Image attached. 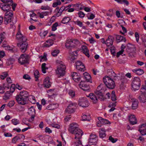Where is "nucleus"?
<instances>
[{"mask_svg":"<svg viewBox=\"0 0 146 146\" xmlns=\"http://www.w3.org/2000/svg\"><path fill=\"white\" fill-rule=\"evenodd\" d=\"M54 40L50 39L46 41V43L45 44L44 46L46 47H48L52 45L53 44Z\"/></svg>","mask_w":146,"mask_h":146,"instance_id":"31","label":"nucleus"},{"mask_svg":"<svg viewBox=\"0 0 146 146\" xmlns=\"http://www.w3.org/2000/svg\"><path fill=\"white\" fill-rule=\"evenodd\" d=\"M21 140H20V137L18 136H16L12 139V142L13 143H15L17 142H20Z\"/></svg>","mask_w":146,"mask_h":146,"instance_id":"30","label":"nucleus"},{"mask_svg":"<svg viewBox=\"0 0 146 146\" xmlns=\"http://www.w3.org/2000/svg\"><path fill=\"white\" fill-rule=\"evenodd\" d=\"M106 131L104 128H102L100 129L99 133V136L100 138H103L106 137Z\"/></svg>","mask_w":146,"mask_h":146,"instance_id":"24","label":"nucleus"},{"mask_svg":"<svg viewBox=\"0 0 146 146\" xmlns=\"http://www.w3.org/2000/svg\"><path fill=\"white\" fill-rule=\"evenodd\" d=\"M17 39L19 40V43H24L26 42L27 39V37H17Z\"/></svg>","mask_w":146,"mask_h":146,"instance_id":"29","label":"nucleus"},{"mask_svg":"<svg viewBox=\"0 0 146 146\" xmlns=\"http://www.w3.org/2000/svg\"><path fill=\"white\" fill-rule=\"evenodd\" d=\"M116 15L118 18H122L123 16L121 15V13L119 11H116Z\"/></svg>","mask_w":146,"mask_h":146,"instance_id":"59","label":"nucleus"},{"mask_svg":"<svg viewBox=\"0 0 146 146\" xmlns=\"http://www.w3.org/2000/svg\"><path fill=\"white\" fill-rule=\"evenodd\" d=\"M8 75L7 73V72H4L2 73V74L0 76V77L2 80H3Z\"/></svg>","mask_w":146,"mask_h":146,"instance_id":"48","label":"nucleus"},{"mask_svg":"<svg viewBox=\"0 0 146 146\" xmlns=\"http://www.w3.org/2000/svg\"><path fill=\"white\" fill-rule=\"evenodd\" d=\"M71 76L72 78L76 82H78L80 80V76L79 75H78L76 72H74L72 73Z\"/></svg>","mask_w":146,"mask_h":146,"instance_id":"16","label":"nucleus"},{"mask_svg":"<svg viewBox=\"0 0 146 146\" xmlns=\"http://www.w3.org/2000/svg\"><path fill=\"white\" fill-rule=\"evenodd\" d=\"M112 37H108L107 39L106 40V44L108 46H110L112 45L113 40Z\"/></svg>","mask_w":146,"mask_h":146,"instance_id":"26","label":"nucleus"},{"mask_svg":"<svg viewBox=\"0 0 146 146\" xmlns=\"http://www.w3.org/2000/svg\"><path fill=\"white\" fill-rule=\"evenodd\" d=\"M15 89V85L14 84L11 85L10 87V90L9 91V92L10 93H13L14 92Z\"/></svg>","mask_w":146,"mask_h":146,"instance_id":"53","label":"nucleus"},{"mask_svg":"<svg viewBox=\"0 0 146 146\" xmlns=\"http://www.w3.org/2000/svg\"><path fill=\"white\" fill-rule=\"evenodd\" d=\"M29 56L26 54H22L18 59V62L21 64H23L28 62Z\"/></svg>","mask_w":146,"mask_h":146,"instance_id":"8","label":"nucleus"},{"mask_svg":"<svg viewBox=\"0 0 146 146\" xmlns=\"http://www.w3.org/2000/svg\"><path fill=\"white\" fill-rule=\"evenodd\" d=\"M80 87L84 91H87L89 90L90 88L88 85L84 81H81L79 85Z\"/></svg>","mask_w":146,"mask_h":146,"instance_id":"12","label":"nucleus"},{"mask_svg":"<svg viewBox=\"0 0 146 146\" xmlns=\"http://www.w3.org/2000/svg\"><path fill=\"white\" fill-rule=\"evenodd\" d=\"M141 134L142 135H146V129L139 131Z\"/></svg>","mask_w":146,"mask_h":146,"instance_id":"63","label":"nucleus"},{"mask_svg":"<svg viewBox=\"0 0 146 146\" xmlns=\"http://www.w3.org/2000/svg\"><path fill=\"white\" fill-rule=\"evenodd\" d=\"M99 120L101 123L103 124H108L110 123V122L107 119L102 118L101 117H98Z\"/></svg>","mask_w":146,"mask_h":146,"instance_id":"27","label":"nucleus"},{"mask_svg":"<svg viewBox=\"0 0 146 146\" xmlns=\"http://www.w3.org/2000/svg\"><path fill=\"white\" fill-rule=\"evenodd\" d=\"M46 64L45 63H43L42 65V71L44 73H46V70L48 69V68L46 66Z\"/></svg>","mask_w":146,"mask_h":146,"instance_id":"40","label":"nucleus"},{"mask_svg":"<svg viewBox=\"0 0 146 146\" xmlns=\"http://www.w3.org/2000/svg\"><path fill=\"white\" fill-rule=\"evenodd\" d=\"M112 82H111L110 81L109 82H108V84H105L106 86L108 88L111 89H113L115 86V83L112 79Z\"/></svg>","mask_w":146,"mask_h":146,"instance_id":"25","label":"nucleus"},{"mask_svg":"<svg viewBox=\"0 0 146 146\" xmlns=\"http://www.w3.org/2000/svg\"><path fill=\"white\" fill-rule=\"evenodd\" d=\"M132 84L140 85V80L139 78L138 77H135L134 78Z\"/></svg>","mask_w":146,"mask_h":146,"instance_id":"32","label":"nucleus"},{"mask_svg":"<svg viewBox=\"0 0 146 146\" xmlns=\"http://www.w3.org/2000/svg\"><path fill=\"white\" fill-rule=\"evenodd\" d=\"M59 106L57 103H53L50 104L46 107V109L48 110H54L57 108Z\"/></svg>","mask_w":146,"mask_h":146,"instance_id":"19","label":"nucleus"},{"mask_svg":"<svg viewBox=\"0 0 146 146\" xmlns=\"http://www.w3.org/2000/svg\"><path fill=\"white\" fill-rule=\"evenodd\" d=\"M83 74L84 75V78L86 80V81L92 83L91 77L90 75L86 72L84 73Z\"/></svg>","mask_w":146,"mask_h":146,"instance_id":"22","label":"nucleus"},{"mask_svg":"<svg viewBox=\"0 0 146 146\" xmlns=\"http://www.w3.org/2000/svg\"><path fill=\"white\" fill-rule=\"evenodd\" d=\"M104 85L101 84L98 86L97 90L95 92V93L96 95L97 96L98 98L96 95L93 93H90L89 96L91 100V101L93 103L95 104L98 101V98L100 99L101 101H104L106 99L102 93L103 92L106 91V89L105 87H104Z\"/></svg>","mask_w":146,"mask_h":146,"instance_id":"2","label":"nucleus"},{"mask_svg":"<svg viewBox=\"0 0 146 146\" xmlns=\"http://www.w3.org/2000/svg\"><path fill=\"white\" fill-rule=\"evenodd\" d=\"M116 40L118 42H125L126 39L125 37H116Z\"/></svg>","mask_w":146,"mask_h":146,"instance_id":"38","label":"nucleus"},{"mask_svg":"<svg viewBox=\"0 0 146 146\" xmlns=\"http://www.w3.org/2000/svg\"><path fill=\"white\" fill-rule=\"evenodd\" d=\"M146 124L145 123L142 124L139 126L138 131H139L143 130L146 129L145 127Z\"/></svg>","mask_w":146,"mask_h":146,"instance_id":"45","label":"nucleus"},{"mask_svg":"<svg viewBox=\"0 0 146 146\" xmlns=\"http://www.w3.org/2000/svg\"><path fill=\"white\" fill-rule=\"evenodd\" d=\"M80 138L78 139L76 138L75 139L76 141H74V144L75 146H82V145L81 141L80 140Z\"/></svg>","mask_w":146,"mask_h":146,"instance_id":"33","label":"nucleus"},{"mask_svg":"<svg viewBox=\"0 0 146 146\" xmlns=\"http://www.w3.org/2000/svg\"><path fill=\"white\" fill-rule=\"evenodd\" d=\"M71 19L69 17H65L62 19V23L63 24H66L68 23Z\"/></svg>","mask_w":146,"mask_h":146,"instance_id":"34","label":"nucleus"},{"mask_svg":"<svg viewBox=\"0 0 146 146\" xmlns=\"http://www.w3.org/2000/svg\"><path fill=\"white\" fill-rule=\"evenodd\" d=\"M77 105L76 103L70 102L65 110L66 112L69 113H73L75 111Z\"/></svg>","mask_w":146,"mask_h":146,"instance_id":"6","label":"nucleus"},{"mask_svg":"<svg viewBox=\"0 0 146 146\" xmlns=\"http://www.w3.org/2000/svg\"><path fill=\"white\" fill-rule=\"evenodd\" d=\"M58 26V23L56 22L51 27L52 28V31H54L57 29L56 27Z\"/></svg>","mask_w":146,"mask_h":146,"instance_id":"46","label":"nucleus"},{"mask_svg":"<svg viewBox=\"0 0 146 146\" xmlns=\"http://www.w3.org/2000/svg\"><path fill=\"white\" fill-rule=\"evenodd\" d=\"M3 2L0 4L1 9L4 11H6L5 15L4 21L5 24L11 22L13 20V13L11 10L12 7L13 10L15 11L17 4L14 3L13 0H1Z\"/></svg>","mask_w":146,"mask_h":146,"instance_id":"1","label":"nucleus"},{"mask_svg":"<svg viewBox=\"0 0 146 146\" xmlns=\"http://www.w3.org/2000/svg\"><path fill=\"white\" fill-rule=\"evenodd\" d=\"M18 95L28 100H29V94L26 91L23 90L21 91L19 94Z\"/></svg>","mask_w":146,"mask_h":146,"instance_id":"15","label":"nucleus"},{"mask_svg":"<svg viewBox=\"0 0 146 146\" xmlns=\"http://www.w3.org/2000/svg\"><path fill=\"white\" fill-rule=\"evenodd\" d=\"M10 96V93L9 91H7L3 97V99L5 100H6L9 99Z\"/></svg>","mask_w":146,"mask_h":146,"instance_id":"36","label":"nucleus"},{"mask_svg":"<svg viewBox=\"0 0 146 146\" xmlns=\"http://www.w3.org/2000/svg\"><path fill=\"white\" fill-rule=\"evenodd\" d=\"M90 118V115L88 114L83 115L82 116V120L83 121H89Z\"/></svg>","mask_w":146,"mask_h":146,"instance_id":"35","label":"nucleus"},{"mask_svg":"<svg viewBox=\"0 0 146 146\" xmlns=\"http://www.w3.org/2000/svg\"><path fill=\"white\" fill-rule=\"evenodd\" d=\"M43 84L44 87L49 88L51 86V83L50 82L49 77L45 78L44 80Z\"/></svg>","mask_w":146,"mask_h":146,"instance_id":"17","label":"nucleus"},{"mask_svg":"<svg viewBox=\"0 0 146 146\" xmlns=\"http://www.w3.org/2000/svg\"><path fill=\"white\" fill-rule=\"evenodd\" d=\"M143 91L141 90V94L139 97L138 98L141 102L144 103L146 102V94Z\"/></svg>","mask_w":146,"mask_h":146,"instance_id":"14","label":"nucleus"},{"mask_svg":"<svg viewBox=\"0 0 146 146\" xmlns=\"http://www.w3.org/2000/svg\"><path fill=\"white\" fill-rule=\"evenodd\" d=\"M23 78L27 80H29L31 78L30 76L27 74H24L23 76Z\"/></svg>","mask_w":146,"mask_h":146,"instance_id":"61","label":"nucleus"},{"mask_svg":"<svg viewBox=\"0 0 146 146\" xmlns=\"http://www.w3.org/2000/svg\"><path fill=\"white\" fill-rule=\"evenodd\" d=\"M16 100L17 103L19 104L24 105L27 104L28 100L17 95L15 96Z\"/></svg>","mask_w":146,"mask_h":146,"instance_id":"11","label":"nucleus"},{"mask_svg":"<svg viewBox=\"0 0 146 146\" xmlns=\"http://www.w3.org/2000/svg\"><path fill=\"white\" fill-rule=\"evenodd\" d=\"M4 42H3V47L5 48V49L8 50H13V48L9 45H6L4 43Z\"/></svg>","mask_w":146,"mask_h":146,"instance_id":"44","label":"nucleus"},{"mask_svg":"<svg viewBox=\"0 0 146 146\" xmlns=\"http://www.w3.org/2000/svg\"><path fill=\"white\" fill-rule=\"evenodd\" d=\"M28 113L31 116L29 119V121H33L35 114V110L33 107L31 106L28 109Z\"/></svg>","mask_w":146,"mask_h":146,"instance_id":"10","label":"nucleus"},{"mask_svg":"<svg viewBox=\"0 0 146 146\" xmlns=\"http://www.w3.org/2000/svg\"><path fill=\"white\" fill-rule=\"evenodd\" d=\"M129 120L130 123L133 125L136 124L137 121L134 115H131L129 116Z\"/></svg>","mask_w":146,"mask_h":146,"instance_id":"18","label":"nucleus"},{"mask_svg":"<svg viewBox=\"0 0 146 146\" xmlns=\"http://www.w3.org/2000/svg\"><path fill=\"white\" fill-rule=\"evenodd\" d=\"M111 73V78H113V79H116V78L117 77V75L114 72H113Z\"/></svg>","mask_w":146,"mask_h":146,"instance_id":"62","label":"nucleus"},{"mask_svg":"<svg viewBox=\"0 0 146 146\" xmlns=\"http://www.w3.org/2000/svg\"><path fill=\"white\" fill-rule=\"evenodd\" d=\"M59 52V51L58 50H55L52 52V54L53 56H57Z\"/></svg>","mask_w":146,"mask_h":146,"instance_id":"52","label":"nucleus"},{"mask_svg":"<svg viewBox=\"0 0 146 146\" xmlns=\"http://www.w3.org/2000/svg\"><path fill=\"white\" fill-rule=\"evenodd\" d=\"M135 72L138 75H141L144 72L143 70L138 68L134 70Z\"/></svg>","mask_w":146,"mask_h":146,"instance_id":"39","label":"nucleus"},{"mask_svg":"<svg viewBox=\"0 0 146 146\" xmlns=\"http://www.w3.org/2000/svg\"><path fill=\"white\" fill-rule=\"evenodd\" d=\"M40 9L42 10H49L50 9V7L48 6H42L40 8Z\"/></svg>","mask_w":146,"mask_h":146,"instance_id":"60","label":"nucleus"},{"mask_svg":"<svg viewBox=\"0 0 146 146\" xmlns=\"http://www.w3.org/2000/svg\"><path fill=\"white\" fill-rule=\"evenodd\" d=\"M68 94L72 97H73L75 95V93L74 92L71 90H69Z\"/></svg>","mask_w":146,"mask_h":146,"instance_id":"57","label":"nucleus"},{"mask_svg":"<svg viewBox=\"0 0 146 146\" xmlns=\"http://www.w3.org/2000/svg\"><path fill=\"white\" fill-rule=\"evenodd\" d=\"M109 140L112 143H115L117 141V139L114 138L113 137L111 136L109 137Z\"/></svg>","mask_w":146,"mask_h":146,"instance_id":"51","label":"nucleus"},{"mask_svg":"<svg viewBox=\"0 0 146 146\" xmlns=\"http://www.w3.org/2000/svg\"><path fill=\"white\" fill-rule=\"evenodd\" d=\"M98 139L97 136L96 134L92 133L90 135V138L89 140V142L92 145H96L98 141Z\"/></svg>","mask_w":146,"mask_h":146,"instance_id":"9","label":"nucleus"},{"mask_svg":"<svg viewBox=\"0 0 146 146\" xmlns=\"http://www.w3.org/2000/svg\"><path fill=\"white\" fill-rule=\"evenodd\" d=\"M78 105L83 107H86L89 106V104L86 98H82L79 99Z\"/></svg>","mask_w":146,"mask_h":146,"instance_id":"7","label":"nucleus"},{"mask_svg":"<svg viewBox=\"0 0 146 146\" xmlns=\"http://www.w3.org/2000/svg\"><path fill=\"white\" fill-rule=\"evenodd\" d=\"M74 22L75 24L78 26L80 27H82L83 29L84 28V27L83 26L82 23L80 21L78 20L76 21H74Z\"/></svg>","mask_w":146,"mask_h":146,"instance_id":"37","label":"nucleus"},{"mask_svg":"<svg viewBox=\"0 0 146 146\" xmlns=\"http://www.w3.org/2000/svg\"><path fill=\"white\" fill-rule=\"evenodd\" d=\"M15 61V60L13 58L9 59L8 60L7 62V63L9 65H10L12 64Z\"/></svg>","mask_w":146,"mask_h":146,"instance_id":"55","label":"nucleus"},{"mask_svg":"<svg viewBox=\"0 0 146 146\" xmlns=\"http://www.w3.org/2000/svg\"><path fill=\"white\" fill-rule=\"evenodd\" d=\"M82 49L83 53L88 57H89L90 55L87 47L85 45H83L82 46Z\"/></svg>","mask_w":146,"mask_h":146,"instance_id":"21","label":"nucleus"},{"mask_svg":"<svg viewBox=\"0 0 146 146\" xmlns=\"http://www.w3.org/2000/svg\"><path fill=\"white\" fill-rule=\"evenodd\" d=\"M127 47L131 52H134L135 50V46L133 44L129 43L127 44Z\"/></svg>","mask_w":146,"mask_h":146,"instance_id":"23","label":"nucleus"},{"mask_svg":"<svg viewBox=\"0 0 146 146\" xmlns=\"http://www.w3.org/2000/svg\"><path fill=\"white\" fill-rule=\"evenodd\" d=\"M111 99L112 101H115L116 100V97L115 95V92L112 91L111 92Z\"/></svg>","mask_w":146,"mask_h":146,"instance_id":"47","label":"nucleus"},{"mask_svg":"<svg viewBox=\"0 0 146 146\" xmlns=\"http://www.w3.org/2000/svg\"><path fill=\"white\" fill-rule=\"evenodd\" d=\"M76 66H77L78 68L79 66H81V65H84L82 62L80 61H77L76 62Z\"/></svg>","mask_w":146,"mask_h":146,"instance_id":"58","label":"nucleus"},{"mask_svg":"<svg viewBox=\"0 0 146 146\" xmlns=\"http://www.w3.org/2000/svg\"><path fill=\"white\" fill-rule=\"evenodd\" d=\"M18 45L20 47L21 52H24L27 50L28 44L27 42L19 43L18 44Z\"/></svg>","mask_w":146,"mask_h":146,"instance_id":"13","label":"nucleus"},{"mask_svg":"<svg viewBox=\"0 0 146 146\" xmlns=\"http://www.w3.org/2000/svg\"><path fill=\"white\" fill-rule=\"evenodd\" d=\"M39 72L38 70H36L34 71V75L36 78L35 81H37L39 76Z\"/></svg>","mask_w":146,"mask_h":146,"instance_id":"41","label":"nucleus"},{"mask_svg":"<svg viewBox=\"0 0 146 146\" xmlns=\"http://www.w3.org/2000/svg\"><path fill=\"white\" fill-rule=\"evenodd\" d=\"M140 86V85H138L136 84H132V87L135 91L138 90Z\"/></svg>","mask_w":146,"mask_h":146,"instance_id":"43","label":"nucleus"},{"mask_svg":"<svg viewBox=\"0 0 146 146\" xmlns=\"http://www.w3.org/2000/svg\"><path fill=\"white\" fill-rule=\"evenodd\" d=\"M76 68L78 70L81 72H84L85 70V67L84 65H81V66H79L78 68L76 66Z\"/></svg>","mask_w":146,"mask_h":146,"instance_id":"42","label":"nucleus"},{"mask_svg":"<svg viewBox=\"0 0 146 146\" xmlns=\"http://www.w3.org/2000/svg\"><path fill=\"white\" fill-rule=\"evenodd\" d=\"M103 81L105 84H108L110 81L112 82V79L108 76H106L103 78Z\"/></svg>","mask_w":146,"mask_h":146,"instance_id":"28","label":"nucleus"},{"mask_svg":"<svg viewBox=\"0 0 146 146\" xmlns=\"http://www.w3.org/2000/svg\"><path fill=\"white\" fill-rule=\"evenodd\" d=\"M56 63L58 66L56 73L59 76H64L65 73L66 67L63 61L60 60H56Z\"/></svg>","mask_w":146,"mask_h":146,"instance_id":"4","label":"nucleus"},{"mask_svg":"<svg viewBox=\"0 0 146 146\" xmlns=\"http://www.w3.org/2000/svg\"><path fill=\"white\" fill-rule=\"evenodd\" d=\"M80 43L77 39H68L65 44V46L67 48L75 46L76 45L80 46Z\"/></svg>","mask_w":146,"mask_h":146,"instance_id":"5","label":"nucleus"},{"mask_svg":"<svg viewBox=\"0 0 146 146\" xmlns=\"http://www.w3.org/2000/svg\"><path fill=\"white\" fill-rule=\"evenodd\" d=\"M78 14L79 17L81 18L84 17L85 16V14L82 11H79L78 12Z\"/></svg>","mask_w":146,"mask_h":146,"instance_id":"54","label":"nucleus"},{"mask_svg":"<svg viewBox=\"0 0 146 146\" xmlns=\"http://www.w3.org/2000/svg\"><path fill=\"white\" fill-rule=\"evenodd\" d=\"M69 131L70 133L75 134V139L81 138L83 133L82 131L78 128V125L76 123H73L71 124Z\"/></svg>","mask_w":146,"mask_h":146,"instance_id":"3","label":"nucleus"},{"mask_svg":"<svg viewBox=\"0 0 146 146\" xmlns=\"http://www.w3.org/2000/svg\"><path fill=\"white\" fill-rule=\"evenodd\" d=\"M116 102H114L113 103L110 102L109 105V107H114L116 106Z\"/></svg>","mask_w":146,"mask_h":146,"instance_id":"64","label":"nucleus"},{"mask_svg":"<svg viewBox=\"0 0 146 146\" xmlns=\"http://www.w3.org/2000/svg\"><path fill=\"white\" fill-rule=\"evenodd\" d=\"M31 102L33 103H33H35V98L34 96H29V100Z\"/></svg>","mask_w":146,"mask_h":146,"instance_id":"50","label":"nucleus"},{"mask_svg":"<svg viewBox=\"0 0 146 146\" xmlns=\"http://www.w3.org/2000/svg\"><path fill=\"white\" fill-rule=\"evenodd\" d=\"M131 100L132 102V108L133 109H135L138 107V102L137 100L136 99H132Z\"/></svg>","mask_w":146,"mask_h":146,"instance_id":"20","label":"nucleus"},{"mask_svg":"<svg viewBox=\"0 0 146 146\" xmlns=\"http://www.w3.org/2000/svg\"><path fill=\"white\" fill-rule=\"evenodd\" d=\"M12 123L15 125H16L19 123V121L17 119H13L11 120Z\"/></svg>","mask_w":146,"mask_h":146,"instance_id":"49","label":"nucleus"},{"mask_svg":"<svg viewBox=\"0 0 146 146\" xmlns=\"http://www.w3.org/2000/svg\"><path fill=\"white\" fill-rule=\"evenodd\" d=\"M14 101L13 100L9 102L8 104L7 105L10 107H11L14 105L15 104Z\"/></svg>","mask_w":146,"mask_h":146,"instance_id":"56","label":"nucleus"}]
</instances>
